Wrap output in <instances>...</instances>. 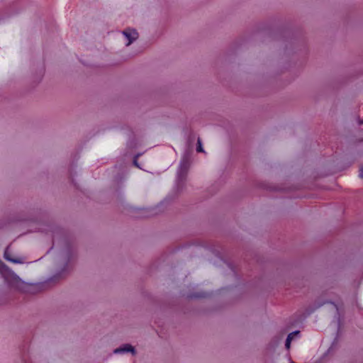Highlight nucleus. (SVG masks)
<instances>
[{
	"instance_id": "f257e3e1",
	"label": "nucleus",
	"mask_w": 363,
	"mask_h": 363,
	"mask_svg": "<svg viewBox=\"0 0 363 363\" xmlns=\"http://www.w3.org/2000/svg\"><path fill=\"white\" fill-rule=\"evenodd\" d=\"M123 34L128 40V42L126 44L127 46L130 45L135 40H136L138 38V33L134 29H126L123 31Z\"/></svg>"
},
{
	"instance_id": "f03ea898",
	"label": "nucleus",
	"mask_w": 363,
	"mask_h": 363,
	"mask_svg": "<svg viewBox=\"0 0 363 363\" xmlns=\"http://www.w3.org/2000/svg\"><path fill=\"white\" fill-rule=\"evenodd\" d=\"M4 258L14 264H23L25 262L24 258L23 257H13L11 255L9 249H6L4 252Z\"/></svg>"
},
{
	"instance_id": "7ed1b4c3",
	"label": "nucleus",
	"mask_w": 363,
	"mask_h": 363,
	"mask_svg": "<svg viewBox=\"0 0 363 363\" xmlns=\"http://www.w3.org/2000/svg\"><path fill=\"white\" fill-rule=\"evenodd\" d=\"M128 352H130L133 354L135 353L134 347L128 344L124 345L123 347L117 348L114 350V353L116 354Z\"/></svg>"
},
{
	"instance_id": "20e7f679",
	"label": "nucleus",
	"mask_w": 363,
	"mask_h": 363,
	"mask_svg": "<svg viewBox=\"0 0 363 363\" xmlns=\"http://www.w3.org/2000/svg\"><path fill=\"white\" fill-rule=\"evenodd\" d=\"M196 151L199 152H204L203 149V147H202V144H201V141L200 138H199L198 140H197Z\"/></svg>"
},
{
	"instance_id": "39448f33",
	"label": "nucleus",
	"mask_w": 363,
	"mask_h": 363,
	"mask_svg": "<svg viewBox=\"0 0 363 363\" xmlns=\"http://www.w3.org/2000/svg\"><path fill=\"white\" fill-rule=\"evenodd\" d=\"M299 333L300 332L298 330L291 333L288 335L287 338H290V340L291 341L294 338L295 336H296L299 334Z\"/></svg>"
},
{
	"instance_id": "423d86ee",
	"label": "nucleus",
	"mask_w": 363,
	"mask_h": 363,
	"mask_svg": "<svg viewBox=\"0 0 363 363\" xmlns=\"http://www.w3.org/2000/svg\"><path fill=\"white\" fill-rule=\"evenodd\" d=\"M291 342L290 338H286L285 346L287 350L290 348Z\"/></svg>"
},
{
	"instance_id": "0eeeda50",
	"label": "nucleus",
	"mask_w": 363,
	"mask_h": 363,
	"mask_svg": "<svg viewBox=\"0 0 363 363\" xmlns=\"http://www.w3.org/2000/svg\"><path fill=\"white\" fill-rule=\"evenodd\" d=\"M359 177L363 179V165L359 169Z\"/></svg>"
}]
</instances>
